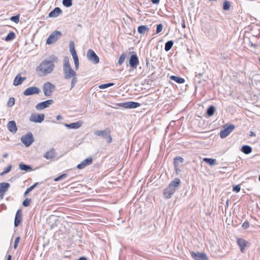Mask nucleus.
<instances>
[{
	"label": "nucleus",
	"instance_id": "64",
	"mask_svg": "<svg viewBox=\"0 0 260 260\" xmlns=\"http://www.w3.org/2000/svg\"><path fill=\"white\" fill-rule=\"evenodd\" d=\"M258 179H259V180L260 181V175H259V177H258Z\"/></svg>",
	"mask_w": 260,
	"mask_h": 260
},
{
	"label": "nucleus",
	"instance_id": "45",
	"mask_svg": "<svg viewBox=\"0 0 260 260\" xmlns=\"http://www.w3.org/2000/svg\"><path fill=\"white\" fill-rule=\"evenodd\" d=\"M73 59H74V63H75V69L77 70L79 69V66L78 57L77 56L75 57H73Z\"/></svg>",
	"mask_w": 260,
	"mask_h": 260
},
{
	"label": "nucleus",
	"instance_id": "9",
	"mask_svg": "<svg viewBox=\"0 0 260 260\" xmlns=\"http://www.w3.org/2000/svg\"><path fill=\"white\" fill-rule=\"evenodd\" d=\"M86 56L88 60L94 64H97L100 61L99 57L92 49L88 50Z\"/></svg>",
	"mask_w": 260,
	"mask_h": 260
},
{
	"label": "nucleus",
	"instance_id": "55",
	"mask_svg": "<svg viewBox=\"0 0 260 260\" xmlns=\"http://www.w3.org/2000/svg\"><path fill=\"white\" fill-rule=\"evenodd\" d=\"M159 1H160V0H151V2L153 4H156V5L159 4Z\"/></svg>",
	"mask_w": 260,
	"mask_h": 260
},
{
	"label": "nucleus",
	"instance_id": "23",
	"mask_svg": "<svg viewBox=\"0 0 260 260\" xmlns=\"http://www.w3.org/2000/svg\"><path fill=\"white\" fill-rule=\"evenodd\" d=\"M55 149L53 148H52L49 151L46 152V153L44 154V157L47 159H52L55 157Z\"/></svg>",
	"mask_w": 260,
	"mask_h": 260
},
{
	"label": "nucleus",
	"instance_id": "11",
	"mask_svg": "<svg viewBox=\"0 0 260 260\" xmlns=\"http://www.w3.org/2000/svg\"><path fill=\"white\" fill-rule=\"evenodd\" d=\"M44 114H32L29 117V121L35 123H41L44 120Z\"/></svg>",
	"mask_w": 260,
	"mask_h": 260
},
{
	"label": "nucleus",
	"instance_id": "14",
	"mask_svg": "<svg viewBox=\"0 0 260 260\" xmlns=\"http://www.w3.org/2000/svg\"><path fill=\"white\" fill-rule=\"evenodd\" d=\"M53 101L52 100H48L44 102H40L36 106V108L38 110H43L52 104Z\"/></svg>",
	"mask_w": 260,
	"mask_h": 260
},
{
	"label": "nucleus",
	"instance_id": "3",
	"mask_svg": "<svg viewBox=\"0 0 260 260\" xmlns=\"http://www.w3.org/2000/svg\"><path fill=\"white\" fill-rule=\"evenodd\" d=\"M63 72L66 79H69L76 76V73L71 68L67 57H64L63 60Z\"/></svg>",
	"mask_w": 260,
	"mask_h": 260
},
{
	"label": "nucleus",
	"instance_id": "32",
	"mask_svg": "<svg viewBox=\"0 0 260 260\" xmlns=\"http://www.w3.org/2000/svg\"><path fill=\"white\" fill-rule=\"evenodd\" d=\"M203 161L211 166H214L216 164V160L213 158H204Z\"/></svg>",
	"mask_w": 260,
	"mask_h": 260
},
{
	"label": "nucleus",
	"instance_id": "20",
	"mask_svg": "<svg viewBox=\"0 0 260 260\" xmlns=\"http://www.w3.org/2000/svg\"><path fill=\"white\" fill-rule=\"evenodd\" d=\"M62 13V10L60 9V8L56 7L49 13L48 17H57L59 15L61 14Z\"/></svg>",
	"mask_w": 260,
	"mask_h": 260
},
{
	"label": "nucleus",
	"instance_id": "54",
	"mask_svg": "<svg viewBox=\"0 0 260 260\" xmlns=\"http://www.w3.org/2000/svg\"><path fill=\"white\" fill-rule=\"evenodd\" d=\"M249 44H250L251 46L253 47L254 49H255L258 46V45H257V44H253L251 42H249Z\"/></svg>",
	"mask_w": 260,
	"mask_h": 260
},
{
	"label": "nucleus",
	"instance_id": "30",
	"mask_svg": "<svg viewBox=\"0 0 260 260\" xmlns=\"http://www.w3.org/2000/svg\"><path fill=\"white\" fill-rule=\"evenodd\" d=\"M215 111V108L213 105L210 106L207 110L206 113L209 117L213 115Z\"/></svg>",
	"mask_w": 260,
	"mask_h": 260
},
{
	"label": "nucleus",
	"instance_id": "56",
	"mask_svg": "<svg viewBox=\"0 0 260 260\" xmlns=\"http://www.w3.org/2000/svg\"><path fill=\"white\" fill-rule=\"evenodd\" d=\"M20 237H17L16 239H15V243L18 244L19 242V241H20Z\"/></svg>",
	"mask_w": 260,
	"mask_h": 260
},
{
	"label": "nucleus",
	"instance_id": "50",
	"mask_svg": "<svg viewBox=\"0 0 260 260\" xmlns=\"http://www.w3.org/2000/svg\"><path fill=\"white\" fill-rule=\"evenodd\" d=\"M12 169V166L11 165H9L7 166V167L6 168H5L4 170V171L6 173H8Z\"/></svg>",
	"mask_w": 260,
	"mask_h": 260
},
{
	"label": "nucleus",
	"instance_id": "48",
	"mask_svg": "<svg viewBox=\"0 0 260 260\" xmlns=\"http://www.w3.org/2000/svg\"><path fill=\"white\" fill-rule=\"evenodd\" d=\"M249 226V223L248 221H245L242 225V227L246 230Z\"/></svg>",
	"mask_w": 260,
	"mask_h": 260
},
{
	"label": "nucleus",
	"instance_id": "25",
	"mask_svg": "<svg viewBox=\"0 0 260 260\" xmlns=\"http://www.w3.org/2000/svg\"><path fill=\"white\" fill-rule=\"evenodd\" d=\"M149 30V28L147 25H140L139 26L137 29V31L139 34L144 35L147 33Z\"/></svg>",
	"mask_w": 260,
	"mask_h": 260
},
{
	"label": "nucleus",
	"instance_id": "8",
	"mask_svg": "<svg viewBox=\"0 0 260 260\" xmlns=\"http://www.w3.org/2000/svg\"><path fill=\"white\" fill-rule=\"evenodd\" d=\"M61 36V32L60 31H54L48 38L46 44L50 45L55 43Z\"/></svg>",
	"mask_w": 260,
	"mask_h": 260
},
{
	"label": "nucleus",
	"instance_id": "41",
	"mask_svg": "<svg viewBox=\"0 0 260 260\" xmlns=\"http://www.w3.org/2000/svg\"><path fill=\"white\" fill-rule=\"evenodd\" d=\"M72 79L71 84V89H72L75 86V85L78 82V79L76 76L72 77Z\"/></svg>",
	"mask_w": 260,
	"mask_h": 260
},
{
	"label": "nucleus",
	"instance_id": "59",
	"mask_svg": "<svg viewBox=\"0 0 260 260\" xmlns=\"http://www.w3.org/2000/svg\"><path fill=\"white\" fill-rule=\"evenodd\" d=\"M255 136V134L253 132H250V136L252 137V136Z\"/></svg>",
	"mask_w": 260,
	"mask_h": 260
},
{
	"label": "nucleus",
	"instance_id": "35",
	"mask_svg": "<svg viewBox=\"0 0 260 260\" xmlns=\"http://www.w3.org/2000/svg\"><path fill=\"white\" fill-rule=\"evenodd\" d=\"M231 6V3L226 0L223 4V9L225 11H228L230 10Z\"/></svg>",
	"mask_w": 260,
	"mask_h": 260
},
{
	"label": "nucleus",
	"instance_id": "28",
	"mask_svg": "<svg viewBox=\"0 0 260 260\" xmlns=\"http://www.w3.org/2000/svg\"><path fill=\"white\" fill-rule=\"evenodd\" d=\"M19 168L20 170L24 171H28L32 170V168L30 166L24 164L22 162L19 164Z\"/></svg>",
	"mask_w": 260,
	"mask_h": 260
},
{
	"label": "nucleus",
	"instance_id": "4",
	"mask_svg": "<svg viewBox=\"0 0 260 260\" xmlns=\"http://www.w3.org/2000/svg\"><path fill=\"white\" fill-rule=\"evenodd\" d=\"M111 130L109 128H106L104 130H98L94 132V135L100 137L106 141L108 143H111L112 141V138L111 135Z\"/></svg>",
	"mask_w": 260,
	"mask_h": 260
},
{
	"label": "nucleus",
	"instance_id": "33",
	"mask_svg": "<svg viewBox=\"0 0 260 260\" xmlns=\"http://www.w3.org/2000/svg\"><path fill=\"white\" fill-rule=\"evenodd\" d=\"M15 37H16L15 34L13 31H11L6 37L5 41H7V42L12 41V40H14L15 38Z\"/></svg>",
	"mask_w": 260,
	"mask_h": 260
},
{
	"label": "nucleus",
	"instance_id": "37",
	"mask_svg": "<svg viewBox=\"0 0 260 260\" xmlns=\"http://www.w3.org/2000/svg\"><path fill=\"white\" fill-rule=\"evenodd\" d=\"M62 4L64 7L69 8L73 5L72 0H62Z\"/></svg>",
	"mask_w": 260,
	"mask_h": 260
},
{
	"label": "nucleus",
	"instance_id": "47",
	"mask_svg": "<svg viewBox=\"0 0 260 260\" xmlns=\"http://www.w3.org/2000/svg\"><path fill=\"white\" fill-rule=\"evenodd\" d=\"M241 187L239 185H236L233 186V191L236 192H239L240 190Z\"/></svg>",
	"mask_w": 260,
	"mask_h": 260
},
{
	"label": "nucleus",
	"instance_id": "21",
	"mask_svg": "<svg viewBox=\"0 0 260 260\" xmlns=\"http://www.w3.org/2000/svg\"><path fill=\"white\" fill-rule=\"evenodd\" d=\"M21 210L20 209H19L17 210L15 217L14 220V226L17 227L18 226L22 220V216H21Z\"/></svg>",
	"mask_w": 260,
	"mask_h": 260
},
{
	"label": "nucleus",
	"instance_id": "43",
	"mask_svg": "<svg viewBox=\"0 0 260 260\" xmlns=\"http://www.w3.org/2000/svg\"><path fill=\"white\" fill-rule=\"evenodd\" d=\"M68 175L67 174H63L60 176H59L58 177L55 178L54 180V181H59L63 179H64L65 178H66L67 177Z\"/></svg>",
	"mask_w": 260,
	"mask_h": 260
},
{
	"label": "nucleus",
	"instance_id": "34",
	"mask_svg": "<svg viewBox=\"0 0 260 260\" xmlns=\"http://www.w3.org/2000/svg\"><path fill=\"white\" fill-rule=\"evenodd\" d=\"M184 159L180 156H176L174 158V166H179V163H183Z\"/></svg>",
	"mask_w": 260,
	"mask_h": 260
},
{
	"label": "nucleus",
	"instance_id": "19",
	"mask_svg": "<svg viewBox=\"0 0 260 260\" xmlns=\"http://www.w3.org/2000/svg\"><path fill=\"white\" fill-rule=\"evenodd\" d=\"M26 79L25 77H22L21 76V73L18 74L13 81V85L15 86H18L21 84Z\"/></svg>",
	"mask_w": 260,
	"mask_h": 260
},
{
	"label": "nucleus",
	"instance_id": "42",
	"mask_svg": "<svg viewBox=\"0 0 260 260\" xmlns=\"http://www.w3.org/2000/svg\"><path fill=\"white\" fill-rule=\"evenodd\" d=\"M15 104V99L14 98H10L7 103V105L9 107H12Z\"/></svg>",
	"mask_w": 260,
	"mask_h": 260
},
{
	"label": "nucleus",
	"instance_id": "51",
	"mask_svg": "<svg viewBox=\"0 0 260 260\" xmlns=\"http://www.w3.org/2000/svg\"><path fill=\"white\" fill-rule=\"evenodd\" d=\"M179 166H178V165L174 166V168H175L176 172L177 174L179 173V172H180L181 171V170L179 169Z\"/></svg>",
	"mask_w": 260,
	"mask_h": 260
},
{
	"label": "nucleus",
	"instance_id": "58",
	"mask_svg": "<svg viewBox=\"0 0 260 260\" xmlns=\"http://www.w3.org/2000/svg\"><path fill=\"white\" fill-rule=\"evenodd\" d=\"M12 259V256L11 255H9L7 257V260H11Z\"/></svg>",
	"mask_w": 260,
	"mask_h": 260
},
{
	"label": "nucleus",
	"instance_id": "39",
	"mask_svg": "<svg viewBox=\"0 0 260 260\" xmlns=\"http://www.w3.org/2000/svg\"><path fill=\"white\" fill-rule=\"evenodd\" d=\"M125 57L126 55L124 53H123L121 54L118 61V63L119 65H121L123 63L125 59Z\"/></svg>",
	"mask_w": 260,
	"mask_h": 260
},
{
	"label": "nucleus",
	"instance_id": "7",
	"mask_svg": "<svg viewBox=\"0 0 260 260\" xmlns=\"http://www.w3.org/2000/svg\"><path fill=\"white\" fill-rule=\"evenodd\" d=\"M235 126L234 124H225L223 126V129L220 132V137L221 138H225L234 129Z\"/></svg>",
	"mask_w": 260,
	"mask_h": 260
},
{
	"label": "nucleus",
	"instance_id": "36",
	"mask_svg": "<svg viewBox=\"0 0 260 260\" xmlns=\"http://www.w3.org/2000/svg\"><path fill=\"white\" fill-rule=\"evenodd\" d=\"M204 74V72H196V80L199 83H201V78Z\"/></svg>",
	"mask_w": 260,
	"mask_h": 260
},
{
	"label": "nucleus",
	"instance_id": "63",
	"mask_svg": "<svg viewBox=\"0 0 260 260\" xmlns=\"http://www.w3.org/2000/svg\"><path fill=\"white\" fill-rule=\"evenodd\" d=\"M257 45H258V46H259V47H260V42H258V43L257 44Z\"/></svg>",
	"mask_w": 260,
	"mask_h": 260
},
{
	"label": "nucleus",
	"instance_id": "57",
	"mask_svg": "<svg viewBox=\"0 0 260 260\" xmlns=\"http://www.w3.org/2000/svg\"><path fill=\"white\" fill-rule=\"evenodd\" d=\"M62 119V117L60 115H58L56 116V119L58 120H61Z\"/></svg>",
	"mask_w": 260,
	"mask_h": 260
},
{
	"label": "nucleus",
	"instance_id": "6",
	"mask_svg": "<svg viewBox=\"0 0 260 260\" xmlns=\"http://www.w3.org/2000/svg\"><path fill=\"white\" fill-rule=\"evenodd\" d=\"M35 140L33 135L31 132L27 133L21 138V141L26 147H29L34 142Z\"/></svg>",
	"mask_w": 260,
	"mask_h": 260
},
{
	"label": "nucleus",
	"instance_id": "10",
	"mask_svg": "<svg viewBox=\"0 0 260 260\" xmlns=\"http://www.w3.org/2000/svg\"><path fill=\"white\" fill-rule=\"evenodd\" d=\"M41 92L39 88L36 86H31L26 88L23 92L25 96L39 94Z\"/></svg>",
	"mask_w": 260,
	"mask_h": 260
},
{
	"label": "nucleus",
	"instance_id": "2",
	"mask_svg": "<svg viewBox=\"0 0 260 260\" xmlns=\"http://www.w3.org/2000/svg\"><path fill=\"white\" fill-rule=\"evenodd\" d=\"M181 183V181L179 178H175L169 185L164 190V194L167 199H170L172 195L178 189Z\"/></svg>",
	"mask_w": 260,
	"mask_h": 260
},
{
	"label": "nucleus",
	"instance_id": "49",
	"mask_svg": "<svg viewBox=\"0 0 260 260\" xmlns=\"http://www.w3.org/2000/svg\"><path fill=\"white\" fill-rule=\"evenodd\" d=\"M34 189L32 187L30 186V187H28L26 190H25L24 196H26L28 193H29L31 191H32Z\"/></svg>",
	"mask_w": 260,
	"mask_h": 260
},
{
	"label": "nucleus",
	"instance_id": "40",
	"mask_svg": "<svg viewBox=\"0 0 260 260\" xmlns=\"http://www.w3.org/2000/svg\"><path fill=\"white\" fill-rule=\"evenodd\" d=\"M114 85V83H106V84H101L100 85L99 87L100 88V89H105V88H107L108 87H109L110 86H112Z\"/></svg>",
	"mask_w": 260,
	"mask_h": 260
},
{
	"label": "nucleus",
	"instance_id": "18",
	"mask_svg": "<svg viewBox=\"0 0 260 260\" xmlns=\"http://www.w3.org/2000/svg\"><path fill=\"white\" fill-rule=\"evenodd\" d=\"M10 184L7 182H3L0 183V196L1 198H3L5 193L7 191Z\"/></svg>",
	"mask_w": 260,
	"mask_h": 260
},
{
	"label": "nucleus",
	"instance_id": "44",
	"mask_svg": "<svg viewBox=\"0 0 260 260\" xmlns=\"http://www.w3.org/2000/svg\"><path fill=\"white\" fill-rule=\"evenodd\" d=\"M31 199L26 198L22 202V205L24 207H28L30 205Z\"/></svg>",
	"mask_w": 260,
	"mask_h": 260
},
{
	"label": "nucleus",
	"instance_id": "53",
	"mask_svg": "<svg viewBox=\"0 0 260 260\" xmlns=\"http://www.w3.org/2000/svg\"><path fill=\"white\" fill-rule=\"evenodd\" d=\"M181 26L182 28H185L186 27L185 22L184 19H183L181 22Z\"/></svg>",
	"mask_w": 260,
	"mask_h": 260
},
{
	"label": "nucleus",
	"instance_id": "17",
	"mask_svg": "<svg viewBox=\"0 0 260 260\" xmlns=\"http://www.w3.org/2000/svg\"><path fill=\"white\" fill-rule=\"evenodd\" d=\"M93 159L91 157H88L86 159L83 160L80 164L77 165V168L78 169H82L87 166L92 164Z\"/></svg>",
	"mask_w": 260,
	"mask_h": 260
},
{
	"label": "nucleus",
	"instance_id": "52",
	"mask_svg": "<svg viewBox=\"0 0 260 260\" xmlns=\"http://www.w3.org/2000/svg\"><path fill=\"white\" fill-rule=\"evenodd\" d=\"M42 182H36L35 183H34L32 185H31V186L32 187L33 189H34L35 187H36L37 186H38L39 184H41Z\"/></svg>",
	"mask_w": 260,
	"mask_h": 260
},
{
	"label": "nucleus",
	"instance_id": "26",
	"mask_svg": "<svg viewBox=\"0 0 260 260\" xmlns=\"http://www.w3.org/2000/svg\"><path fill=\"white\" fill-rule=\"evenodd\" d=\"M70 51L72 55L73 58L78 56L76 51L75 49V44L74 41H71L69 42Z\"/></svg>",
	"mask_w": 260,
	"mask_h": 260
},
{
	"label": "nucleus",
	"instance_id": "22",
	"mask_svg": "<svg viewBox=\"0 0 260 260\" xmlns=\"http://www.w3.org/2000/svg\"><path fill=\"white\" fill-rule=\"evenodd\" d=\"M8 129L13 133H15L17 131V127L15 121L12 120L8 122Z\"/></svg>",
	"mask_w": 260,
	"mask_h": 260
},
{
	"label": "nucleus",
	"instance_id": "24",
	"mask_svg": "<svg viewBox=\"0 0 260 260\" xmlns=\"http://www.w3.org/2000/svg\"><path fill=\"white\" fill-rule=\"evenodd\" d=\"M82 125V122L78 121L76 122H73L70 124L66 123L64 126L69 129H77L79 128Z\"/></svg>",
	"mask_w": 260,
	"mask_h": 260
},
{
	"label": "nucleus",
	"instance_id": "5",
	"mask_svg": "<svg viewBox=\"0 0 260 260\" xmlns=\"http://www.w3.org/2000/svg\"><path fill=\"white\" fill-rule=\"evenodd\" d=\"M55 88V86L50 82L45 83L43 86V90L44 95L46 96H50L54 91Z\"/></svg>",
	"mask_w": 260,
	"mask_h": 260
},
{
	"label": "nucleus",
	"instance_id": "13",
	"mask_svg": "<svg viewBox=\"0 0 260 260\" xmlns=\"http://www.w3.org/2000/svg\"><path fill=\"white\" fill-rule=\"evenodd\" d=\"M139 63V60L137 55L136 53L132 54L129 59V64L131 67L136 69Z\"/></svg>",
	"mask_w": 260,
	"mask_h": 260
},
{
	"label": "nucleus",
	"instance_id": "38",
	"mask_svg": "<svg viewBox=\"0 0 260 260\" xmlns=\"http://www.w3.org/2000/svg\"><path fill=\"white\" fill-rule=\"evenodd\" d=\"M19 17L20 15L18 14L17 15L11 16L10 18V20L16 23H18L19 21Z\"/></svg>",
	"mask_w": 260,
	"mask_h": 260
},
{
	"label": "nucleus",
	"instance_id": "1",
	"mask_svg": "<svg viewBox=\"0 0 260 260\" xmlns=\"http://www.w3.org/2000/svg\"><path fill=\"white\" fill-rule=\"evenodd\" d=\"M58 62V58L52 55L49 59L44 60L37 67L36 71L40 76H45L52 72L55 68L54 63Z\"/></svg>",
	"mask_w": 260,
	"mask_h": 260
},
{
	"label": "nucleus",
	"instance_id": "16",
	"mask_svg": "<svg viewBox=\"0 0 260 260\" xmlns=\"http://www.w3.org/2000/svg\"><path fill=\"white\" fill-rule=\"evenodd\" d=\"M237 243L239 246L241 252H244L245 248L247 246L248 244V242L243 238H239L237 240Z\"/></svg>",
	"mask_w": 260,
	"mask_h": 260
},
{
	"label": "nucleus",
	"instance_id": "31",
	"mask_svg": "<svg viewBox=\"0 0 260 260\" xmlns=\"http://www.w3.org/2000/svg\"><path fill=\"white\" fill-rule=\"evenodd\" d=\"M173 44H174V42L173 41L170 40V41H167L165 43V50L166 52H168L169 50H170L172 48V47H173Z\"/></svg>",
	"mask_w": 260,
	"mask_h": 260
},
{
	"label": "nucleus",
	"instance_id": "60",
	"mask_svg": "<svg viewBox=\"0 0 260 260\" xmlns=\"http://www.w3.org/2000/svg\"><path fill=\"white\" fill-rule=\"evenodd\" d=\"M18 244H16V243H14V249H16V248H17V247H18Z\"/></svg>",
	"mask_w": 260,
	"mask_h": 260
},
{
	"label": "nucleus",
	"instance_id": "15",
	"mask_svg": "<svg viewBox=\"0 0 260 260\" xmlns=\"http://www.w3.org/2000/svg\"><path fill=\"white\" fill-rule=\"evenodd\" d=\"M191 255L194 260H208L206 254L204 253L197 252L192 251Z\"/></svg>",
	"mask_w": 260,
	"mask_h": 260
},
{
	"label": "nucleus",
	"instance_id": "46",
	"mask_svg": "<svg viewBox=\"0 0 260 260\" xmlns=\"http://www.w3.org/2000/svg\"><path fill=\"white\" fill-rule=\"evenodd\" d=\"M162 27H163V26H162V24L160 23V24H157L156 25V30L155 33L156 34H158L159 32H160L162 31Z\"/></svg>",
	"mask_w": 260,
	"mask_h": 260
},
{
	"label": "nucleus",
	"instance_id": "61",
	"mask_svg": "<svg viewBox=\"0 0 260 260\" xmlns=\"http://www.w3.org/2000/svg\"><path fill=\"white\" fill-rule=\"evenodd\" d=\"M6 174V173L3 171L1 174V176H4V175Z\"/></svg>",
	"mask_w": 260,
	"mask_h": 260
},
{
	"label": "nucleus",
	"instance_id": "27",
	"mask_svg": "<svg viewBox=\"0 0 260 260\" xmlns=\"http://www.w3.org/2000/svg\"><path fill=\"white\" fill-rule=\"evenodd\" d=\"M252 147L247 145H243L241 149V151L245 154L250 153L252 152Z\"/></svg>",
	"mask_w": 260,
	"mask_h": 260
},
{
	"label": "nucleus",
	"instance_id": "29",
	"mask_svg": "<svg viewBox=\"0 0 260 260\" xmlns=\"http://www.w3.org/2000/svg\"><path fill=\"white\" fill-rule=\"evenodd\" d=\"M170 79L172 80H173L175 82H177L178 83H180V84L183 83L185 82V80H184V78H181V77H178V76H174V75L171 76H170Z\"/></svg>",
	"mask_w": 260,
	"mask_h": 260
},
{
	"label": "nucleus",
	"instance_id": "12",
	"mask_svg": "<svg viewBox=\"0 0 260 260\" xmlns=\"http://www.w3.org/2000/svg\"><path fill=\"white\" fill-rule=\"evenodd\" d=\"M119 106L122 107L125 109H133L139 107L141 106V104L139 103L135 102H127L120 103Z\"/></svg>",
	"mask_w": 260,
	"mask_h": 260
},
{
	"label": "nucleus",
	"instance_id": "62",
	"mask_svg": "<svg viewBox=\"0 0 260 260\" xmlns=\"http://www.w3.org/2000/svg\"><path fill=\"white\" fill-rule=\"evenodd\" d=\"M3 156L4 157H7L8 156V154L7 153H5L3 155Z\"/></svg>",
	"mask_w": 260,
	"mask_h": 260
}]
</instances>
